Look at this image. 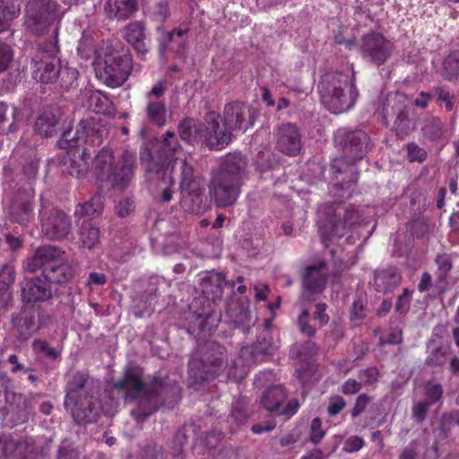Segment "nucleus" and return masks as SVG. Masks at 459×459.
Masks as SVG:
<instances>
[{"label": "nucleus", "instance_id": "nucleus-1", "mask_svg": "<svg viewBox=\"0 0 459 459\" xmlns=\"http://www.w3.org/2000/svg\"><path fill=\"white\" fill-rule=\"evenodd\" d=\"M143 375V367L129 362L123 368L121 378L109 385L122 394L126 403H136L131 415L137 422L145 421L163 407L173 409L182 398L181 386L168 373L160 370L148 381Z\"/></svg>", "mask_w": 459, "mask_h": 459}, {"label": "nucleus", "instance_id": "nucleus-2", "mask_svg": "<svg viewBox=\"0 0 459 459\" xmlns=\"http://www.w3.org/2000/svg\"><path fill=\"white\" fill-rule=\"evenodd\" d=\"M179 149L175 133L167 131L163 140L154 138L145 142L139 152L144 179L160 190V200L162 203L172 200L176 184L173 172L178 161L175 154Z\"/></svg>", "mask_w": 459, "mask_h": 459}, {"label": "nucleus", "instance_id": "nucleus-3", "mask_svg": "<svg viewBox=\"0 0 459 459\" xmlns=\"http://www.w3.org/2000/svg\"><path fill=\"white\" fill-rule=\"evenodd\" d=\"M253 108L240 101H233L225 106L224 124L220 125V115L209 112L205 117V128L203 138L211 150H221L231 141V134L226 131H247L254 125Z\"/></svg>", "mask_w": 459, "mask_h": 459}, {"label": "nucleus", "instance_id": "nucleus-4", "mask_svg": "<svg viewBox=\"0 0 459 459\" xmlns=\"http://www.w3.org/2000/svg\"><path fill=\"white\" fill-rule=\"evenodd\" d=\"M340 146L342 156L331 164L334 175L333 186L337 190H348L357 183L354 163L362 160L371 148L370 138L362 130L345 131L340 134Z\"/></svg>", "mask_w": 459, "mask_h": 459}, {"label": "nucleus", "instance_id": "nucleus-5", "mask_svg": "<svg viewBox=\"0 0 459 459\" xmlns=\"http://www.w3.org/2000/svg\"><path fill=\"white\" fill-rule=\"evenodd\" d=\"M65 11L56 0H33L27 7L26 30L37 37L48 36L41 41L42 49L51 53L60 51L59 30Z\"/></svg>", "mask_w": 459, "mask_h": 459}, {"label": "nucleus", "instance_id": "nucleus-6", "mask_svg": "<svg viewBox=\"0 0 459 459\" xmlns=\"http://www.w3.org/2000/svg\"><path fill=\"white\" fill-rule=\"evenodd\" d=\"M362 212L352 204L325 203L318 210V228L322 242L328 247L333 238L343 237L347 230L363 221Z\"/></svg>", "mask_w": 459, "mask_h": 459}, {"label": "nucleus", "instance_id": "nucleus-7", "mask_svg": "<svg viewBox=\"0 0 459 459\" xmlns=\"http://www.w3.org/2000/svg\"><path fill=\"white\" fill-rule=\"evenodd\" d=\"M318 91L322 103L332 113L349 110L358 98V91L348 74L329 72L320 80Z\"/></svg>", "mask_w": 459, "mask_h": 459}, {"label": "nucleus", "instance_id": "nucleus-8", "mask_svg": "<svg viewBox=\"0 0 459 459\" xmlns=\"http://www.w3.org/2000/svg\"><path fill=\"white\" fill-rule=\"evenodd\" d=\"M108 133L105 119L100 117H88L78 123L75 131L70 128L65 130L61 134L59 145L61 148H82L86 145L99 147Z\"/></svg>", "mask_w": 459, "mask_h": 459}, {"label": "nucleus", "instance_id": "nucleus-9", "mask_svg": "<svg viewBox=\"0 0 459 459\" xmlns=\"http://www.w3.org/2000/svg\"><path fill=\"white\" fill-rule=\"evenodd\" d=\"M132 67V56L128 50L112 49L105 53L103 62L97 64L95 71L106 85L116 88L127 80Z\"/></svg>", "mask_w": 459, "mask_h": 459}, {"label": "nucleus", "instance_id": "nucleus-10", "mask_svg": "<svg viewBox=\"0 0 459 459\" xmlns=\"http://www.w3.org/2000/svg\"><path fill=\"white\" fill-rule=\"evenodd\" d=\"M11 323L18 332L20 341H27L32 334L52 324V316L40 306H22L13 314Z\"/></svg>", "mask_w": 459, "mask_h": 459}, {"label": "nucleus", "instance_id": "nucleus-11", "mask_svg": "<svg viewBox=\"0 0 459 459\" xmlns=\"http://www.w3.org/2000/svg\"><path fill=\"white\" fill-rule=\"evenodd\" d=\"M411 108L405 95L401 93H390L386 96L383 104V121L388 124V119L394 120V129L397 135H408L414 129L410 118Z\"/></svg>", "mask_w": 459, "mask_h": 459}, {"label": "nucleus", "instance_id": "nucleus-12", "mask_svg": "<svg viewBox=\"0 0 459 459\" xmlns=\"http://www.w3.org/2000/svg\"><path fill=\"white\" fill-rule=\"evenodd\" d=\"M59 52L51 53L42 49L39 43L38 51L31 57L30 70L32 78L41 84H53L58 82L61 73Z\"/></svg>", "mask_w": 459, "mask_h": 459}, {"label": "nucleus", "instance_id": "nucleus-13", "mask_svg": "<svg viewBox=\"0 0 459 459\" xmlns=\"http://www.w3.org/2000/svg\"><path fill=\"white\" fill-rule=\"evenodd\" d=\"M48 204L40 196L39 217L41 221L43 234L50 240H63L68 237L72 229L70 218L59 209H52L47 212Z\"/></svg>", "mask_w": 459, "mask_h": 459}, {"label": "nucleus", "instance_id": "nucleus-14", "mask_svg": "<svg viewBox=\"0 0 459 459\" xmlns=\"http://www.w3.org/2000/svg\"><path fill=\"white\" fill-rule=\"evenodd\" d=\"M181 200L182 208L191 213L201 212V178L194 175V168L186 160L181 166Z\"/></svg>", "mask_w": 459, "mask_h": 459}, {"label": "nucleus", "instance_id": "nucleus-15", "mask_svg": "<svg viewBox=\"0 0 459 459\" xmlns=\"http://www.w3.org/2000/svg\"><path fill=\"white\" fill-rule=\"evenodd\" d=\"M393 43L378 32H369L361 39L360 51L363 58L380 66L391 56Z\"/></svg>", "mask_w": 459, "mask_h": 459}, {"label": "nucleus", "instance_id": "nucleus-16", "mask_svg": "<svg viewBox=\"0 0 459 459\" xmlns=\"http://www.w3.org/2000/svg\"><path fill=\"white\" fill-rule=\"evenodd\" d=\"M243 183L212 173L209 192L218 207L227 208L236 204Z\"/></svg>", "mask_w": 459, "mask_h": 459}, {"label": "nucleus", "instance_id": "nucleus-17", "mask_svg": "<svg viewBox=\"0 0 459 459\" xmlns=\"http://www.w3.org/2000/svg\"><path fill=\"white\" fill-rule=\"evenodd\" d=\"M34 190L31 187L17 189L9 204L11 221L21 225H28L33 218Z\"/></svg>", "mask_w": 459, "mask_h": 459}, {"label": "nucleus", "instance_id": "nucleus-18", "mask_svg": "<svg viewBox=\"0 0 459 459\" xmlns=\"http://www.w3.org/2000/svg\"><path fill=\"white\" fill-rule=\"evenodd\" d=\"M4 401V406L0 407V413L5 424L13 427L28 420L29 400L25 395L14 391L7 392Z\"/></svg>", "mask_w": 459, "mask_h": 459}, {"label": "nucleus", "instance_id": "nucleus-19", "mask_svg": "<svg viewBox=\"0 0 459 459\" xmlns=\"http://www.w3.org/2000/svg\"><path fill=\"white\" fill-rule=\"evenodd\" d=\"M225 360V348L215 342L203 344V382L220 374Z\"/></svg>", "mask_w": 459, "mask_h": 459}, {"label": "nucleus", "instance_id": "nucleus-20", "mask_svg": "<svg viewBox=\"0 0 459 459\" xmlns=\"http://www.w3.org/2000/svg\"><path fill=\"white\" fill-rule=\"evenodd\" d=\"M22 295L27 302H41L58 295V289L53 288L45 277L37 276L22 282Z\"/></svg>", "mask_w": 459, "mask_h": 459}, {"label": "nucleus", "instance_id": "nucleus-21", "mask_svg": "<svg viewBox=\"0 0 459 459\" xmlns=\"http://www.w3.org/2000/svg\"><path fill=\"white\" fill-rule=\"evenodd\" d=\"M201 315H197L195 323L189 325L186 329L189 335L193 336L198 342L201 336ZM199 342H197L196 350L193 351L187 363V377L186 384L188 387L199 390L201 387V351H199Z\"/></svg>", "mask_w": 459, "mask_h": 459}, {"label": "nucleus", "instance_id": "nucleus-22", "mask_svg": "<svg viewBox=\"0 0 459 459\" xmlns=\"http://www.w3.org/2000/svg\"><path fill=\"white\" fill-rule=\"evenodd\" d=\"M301 135L296 125L284 123L277 129L276 149L281 152L295 156L301 150Z\"/></svg>", "mask_w": 459, "mask_h": 459}, {"label": "nucleus", "instance_id": "nucleus-23", "mask_svg": "<svg viewBox=\"0 0 459 459\" xmlns=\"http://www.w3.org/2000/svg\"><path fill=\"white\" fill-rule=\"evenodd\" d=\"M64 114L58 108L44 110L37 118L35 132L45 138L56 135L65 129Z\"/></svg>", "mask_w": 459, "mask_h": 459}, {"label": "nucleus", "instance_id": "nucleus-24", "mask_svg": "<svg viewBox=\"0 0 459 459\" xmlns=\"http://www.w3.org/2000/svg\"><path fill=\"white\" fill-rule=\"evenodd\" d=\"M73 404L72 417L76 424L86 425L96 422L100 415V404L94 394L81 397V399L69 403Z\"/></svg>", "mask_w": 459, "mask_h": 459}, {"label": "nucleus", "instance_id": "nucleus-25", "mask_svg": "<svg viewBox=\"0 0 459 459\" xmlns=\"http://www.w3.org/2000/svg\"><path fill=\"white\" fill-rule=\"evenodd\" d=\"M65 406L69 403L81 399L86 395L94 394V388L90 376L86 372L77 371L74 373L65 385Z\"/></svg>", "mask_w": 459, "mask_h": 459}, {"label": "nucleus", "instance_id": "nucleus-26", "mask_svg": "<svg viewBox=\"0 0 459 459\" xmlns=\"http://www.w3.org/2000/svg\"><path fill=\"white\" fill-rule=\"evenodd\" d=\"M234 281H225V275L215 270H208L203 276V299L210 303L215 304L217 300H221L223 294V286L233 288Z\"/></svg>", "mask_w": 459, "mask_h": 459}, {"label": "nucleus", "instance_id": "nucleus-27", "mask_svg": "<svg viewBox=\"0 0 459 459\" xmlns=\"http://www.w3.org/2000/svg\"><path fill=\"white\" fill-rule=\"evenodd\" d=\"M67 150V157L64 161L65 170L68 174L75 178H82L89 171V160L91 152L87 147H70Z\"/></svg>", "mask_w": 459, "mask_h": 459}, {"label": "nucleus", "instance_id": "nucleus-28", "mask_svg": "<svg viewBox=\"0 0 459 459\" xmlns=\"http://www.w3.org/2000/svg\"><path fill=\"white\" fill-rule=\"evenodd\" d=\"M247 159L240 153H229L214 174L243 183L247 173Z\"/></svg>", "mask_w": 459, "mask_h": 459}, {"label": "nucleus", "instance_id": "nucleus-29", "mask_svg": "<svg viewBox=\"0 0 459 459\" xmlns=\"http://www.w3.org/2000/svg\"><path fill=\"white\" fill-rule=\"evenodd\" d=\"M76 268L67 262H55L42 271V276L53 288L69 283L75 276Z\"/></svg>", "mask_w": 459, "mask_h": 459}, {"label": "nucleus", "instance_id": "nucleus-30", "mask_svg": "<svg viewBox=\"0 0 459 459\" xmlns=\"http://www.w3.org/2000/svg\"><path fill=\"white\" fill-rule=\"evenodd\" d=\"M59 249L53 246L39 247L35 254L27 259L25 268L29 272H36L39 269L45 270L48 265L56 262L59 256Z\"/></svg>", "mask_w": 459, "mask_h": 459}, {"label": "nucleus", "instance_id": "nucleus-31", "mask_svg": "<svg viewBox=\"0 0 459 459\" xmlns=\"http://www.w3.org/2000/svg\"><path fill=\"white\" fill-rule=\"evenodd\" d=\"M21 110L6 102L0 101V135L17 133L21 126Z\"/></svg>", "mask_w": 459, "mask_h": 459}, {"label": "nucleus", "instance_id": "nucleus-32", "mask_svg": "<svg viewBox=\"0 0 459 459\" xmlns=\"http://www.w3.org/2000/svg\"><path fill=\"white\" fill-rule=\"evenodd\" d=\"M135 167V156L128 150L124 151L122 165L117 170L114 169L111 176L113 177L115 186L122 189L127 187L134 174Z\"/></svg>", "mask_w": 459, "mask_h": 459}, {"label": "nucleus", "instance_id": "nucleus-33", "mask_svg": "<svg viewBox=\"0 0 459 459\" xmlns=\"http://www.w3.org/2000/svg\"><path fill=\"white\" fill-rule=\"evenodd\" d=\"M324 263L318 265L307 266L304 272L302 283L306 291L311 294H318L324 291L326 286V277L321 269Z\"/></svg>", "mask_w": 459, "mask_h": 459}, {"label": "nucleus", "instance_id": "nucleus-34", "mask_svg": "<svg viewBox=\"0 0 459 459\" xmlns=\"http://www.w3.org/2000/svg\"><path fill=\"white\" fill-rule=\"evenodd\" d=\"M115 168V157L113 152L108 148H102L96 155L92 170L100 181H108L111 178Z\"/></svg>", "mask_w": 459, "mask_h": 459}, {"label": "nucleus", "instance_id": "nucleus-35", "mask_svg": "<svg viewBox=\"0 0 459 459\" xmlns=\"http://www.w3.org/2000/svg\"><path fill=\"white\" fill-rule=\"evenodd\" d=\"M420 132L426 141L442 143L446 132V123L438 117H427L422 120Z\"/></svg>", "mask_w": 459, "mask_h": 459}, {"label": "nucleus", "instance_id": "nucleus-36", "mask_svg": "<svg viewBox=\"0 0 459 459\" xmlns=\"http://www.w3.org/2000/svg\"><path fill=\"white\" fill-rule=\"evenodd\" d=\"M402 276L395 267L377 270L375 273L374 286L377 292L389 293L400 284Z\"/></svg>", "mask_w": 459, "mask_h": 459}, {"label": "nucleus", "instance_id": "nucleus-37", "mask_svg": "<svg viewBox=\"0 0 459 459\" xmlns=\"http://www.w3.org/2000/svg\"><path fill=\"white\" fill-rule=\"evenodd\" d=\"M137 9V0H107L104 5L108 17L118 21L130 18Z\"/></svg>", "mask_w": 459, "mask_h": 459}, {"label": "nucleus", "instance_id": "nucleus-38", "mask_svg": "<svg viewBox=\"0 0 459 459\" xmlns=\"http://www.w3.org/2000/svg\"><path fill=\"white\" fill-rule=\"evenodd\" d=\"M16 277L15 267L11 263L0 265V297L3 307H6L13 300L11 288Z\"/></svg>", "mask_w": 459, "mask_h": 459}, {"label": "nucleus", "instance_id": "nucleus-39", "mask_svg": "<svg viewBox=\"0 0 459 459\" xmlns=\"http://www.w3.org/2000/svg\"><path fill=\"white\" fill-rule=\"evenodd\" d=\"M126 41L131 44L136 52L142 56L148 52L145 39V26L143 22H134L125 28Z\"/></svg>", "mask_w": 459, "mask_h": 459}, {"label": "nucleus", "instance_id": "nucleus-40", "mask_svg": "<svg viewBox=\"0 0 459 459\" xmlns=\"http://www.w3.org/2000/svg\"><path fill=\"white\" fill-rule=\"evenodd\" d=\"M48 454V447L37 442L32 437L20 439L17 459H41Z\"/></svg>", "mask_w": 459, "mask_h": 459}, {"label": "nucleus", "instance_id": "nucleus-41", "mask_svg": "<svg viewBox=\"0 0 459 459\" xmlns=\"http://www.w3.org/2000/svg\"><path fill=\"white\" fill-rule=\"evenodd\" d=\"M80 247L84 249L93 250L100 244V230L91 221H82L79 230Z\"/></svg>", "mask_w": 459, "mask_h": 459}, {"label": "nucleus", "instance_id": "nucleus-42", "mask_svg": "<svg viewBox=\"0 0 459 459\" xmlns=\"http://www.w3.org/2000/svg\"><path fill=\"white\" fill-rule=\"evenodd\" d=\"M287 396L288 394L282 385H272L263 393L261 403L266 411L270 412L276 411L287 399Z\"/></svg>", "mask_w": 459, "mask_h": 459}, {"label": "nucleus", "instance_id": "nucleus-43", "mask_svg": "<svg viewBox=\"0 0 459 459\" xmlns=\"http://www.w3.org/2000/svg\"><path fill=\"white\" fill-rule=\"evenodd\" d=\"M104 209V196L98 191L92 197L76 205L74 215L77 217H88L91 220L99 217Z\"/></svg>", "mask_w": 459, "mask_h": 459}, {"label": "nucleus", "instance_id": "nucleus-44", "mask_svg": "<svg viewBox=\"0 0 459 459\" xmlns=\"http://www.w3.org/2000/svg\"><path fill=\"white\" fill-rule=\"evenodd\" d=\"M178 133L182 141L194 145L201 137V123L199 120L186 117L178 124Z\"/></svg>", "mask_w": 459, "mask_h": 459}, {"label": "nucleus", "instance_id": "nucleus-45", "mask_svg": "<svg viewBox=\"0 0 459 459\" xmlns=\"http://www.w3.org/2000/svg\"><path fill=\"white\" fill-rule=\"evenodd\" d=\"M146 117L149 123L161 127L167 122L166 105L161 100H150L145 108Z\"/></svg>", "mask_w": 459, "mask_h": 459}, {"label": "nucleus", "instance_id": "nucleus-46", "mask_svg": "<svg viewBox=\"0 0 459 459\" xmlns=\"http://www.w3.org/2000/svg\"><path fill=\"white\" fill-rule=\"evenodd\" d=\"M195 431L194 424H184L173 437L171 454L173 458L180 457L183 454L184 446L187 443L190 434Z\"/></svg>", "mask_w": 459, "mask_h": 459}, {"label": "nucleus", "instance_id": "nucleus-47", "mask_svg": "<svg viewBox=\"0 0 459 459\" xmlns=\"http://www.w3.org/2000/svg\"><path fill=\"white\" fill-rule=\"evenodd\" d=\"M450 353V345L441 344L437 346L429 351L425 360V365L430 368H441L446 364L447 356Z\"/></svg>", "mask_w": 459, "mask_h": 459}, {"label": "nucleus", "instance_id": "nucleus-48", "mask_svg": "<svg viewBox=\"0 0 459 459\" xmlns=\"http://www.w3.org/2000/svg\"><path fill=\"white\" fill-rule=\"evenodd\" d=\"M273 345L270 333L267 330L258 336L257 341L252 345V356L255 359H260V357L269 355L273 352Z\"/></svg>", "mask_w": 459, "mask_h": 459}, {"label": "nucleus", "instance_id": "nucleus-49", "mask_svg": "<svg viewBox=\"0 0 459 459\" xmlns=\"http://www.w3.org/2000/svg\"><path fill=\"white\" fill-rule=\"evenodd\" d=\"M318 351L316 344L310 341H305L301 343L296 342L290 348V358L292 359H305L308 356L316 354Z\"/></svg>", "mask_w": 459, "mask_h": 459}, {"label": "nucleus", "instance_id": "nucleus-50", "mask_svg": "<svg viewBox=\"0 0 459 459\" xmlns=\"http://www.w3.org/2000/svg\"><path fill=\"white\" fill-rule=\"evenodd\" d=\"M20 439H13L11 435H0V459H7L13 456L14 459L18 457V446Z\"/></svg>", "mask_w": 459, "mask_h": 459}, {"label": "nucleus", "instance_id": "nucleus-51", "mask_svg": "<svg viewBox=\"0 0 459 459\" xmlns=\"http://www.w3.org/2000/svg\"><path fill=\"white\" fill-rule=\"evenodd\" d=\"M443 76L448 81L459 77V51L450 53L443 61Z\"/></svg>", "mask_w": 459, "mask_h": 459}, {"label": "nucleus", "instance_id": "nucleus-52", "mask_svg": "<svg viewBox=\"0 0 459 459\" xmlns=\"http://www.w3.org/2000/svg\"><path fill=\"white\" fill-rule=\"evenodd\" d=\"M248 400L245 397L237 399L232 404L231 417L237 424H244L251 415Z\"/></svg>", "mask_w": 459, "mask_h": 459}, {"label": "nucleus", "instance_id": "nucleus-53", "mask_svg": "<svg viewBox=\"0 0 459 459\" xmlns=\"http://www.w3.org/2000/svg\"><path fill=\"white\" fill-rule=\"evenodd\" d=\"M434 261L437 265V278L439 281H444L453 268V255L440 253L436 255Z\"/></svg>", "mask_w": 459, "mask_h": 459}, {"label": "nucleus", "instance_id": "nucleus-54", "mask_svg": "<svg viewBox=\"0 0 459 459\" xmlns=\"http://www.w3.org/2000/svg\"><path fill=\"white\" fill-rule=\"evenodd\" d=\"M158 30L161 33L159 44V53L161 56L165 55L169 45L173 43L182 44V36L184 34L182 30H173L166 34L161 28H158Z\"/></svg>", "mask_w": 459, "mask_h": 459}, {"label": "nucleus", "instance_id": "nucleus-55", "mask_svg": "<svg viewBox=\"0 0 459 459\" xmlns=\"http://www.w3.org/2000/svg\"><path fill=\"white\" fill-rule=\"evenodd\" d=\"M21 11L12 4L2 3L0 0V33L8 30L12 21L20 14Z\"/></svg>", "mask_w": 459, "mask_h": 459}, {"label": "nucleus", "instance_id": "nucleus-56", "mask_svg": "<svg viewBox=\"0 0 459 459\" xmlns=\"http://www.w3.org/2000/svg\"><path fill=\"white\" fill-rule=\"evenodd\" d=\"M407 230L413 238H422L429 231V223L424 217H417L407 224Z\"/></svg>", "mask_w": 459, "mask_h": 459}, {"label": "nucleus", "instance_id": "nucleus-57", "mask_svg": "<svg viewBox=\"0 0 459 459\" xmlns=\"http://www.w3.org/2000/svg\"><path fill=\"white\" fill-rule=\"evenodd\" d=\"M14 62V51L7 43H0V74L9 71Z\"/></svg>", "mask_w": 459, "mask_h": 459}, {"label": "nucleus", "instance_id": "nucleus-58", "mask_svg": "<svg viewBox=\"0 0 459 459\" xmlns=\"http://www.w3.org/2000/svg\"><path fill=\"white\" fill-rule=\"evenodd\" d=\"M56 459H81V455L72 442L64 440L57 447Z\"/></svg>", "mask_w": 459, "mask_h": 459}, {"label": "nucleus", "instance_id": "nucleus-59", "mask_svg": "<svg viewBox=\"0 0 459 459\" xmlns=\"http://www.w3.org/2000/svg\"><path fill=\"white\" fill-rule=\"evenodd\" d=\"M309 311L307 309L302 310L297 318V326L299 333L308 338H312L316 335V328L309 324Z\"/></svg>", "mask_w": 459, "mask_h": 459}, {"label": "nucleus", "instance_id": "nucleus-60", "mask_svg": "<svg viewBox=\"0 0 459 459\" xmlns=\"http://www.w3.org/2000/svg\"><path fill=\"white\" fill-rule=\"evenodd\" d=\"M78 72L74 68L62 67L58 78L60 87L65 91L69 90L73 83L77 80Z\"/></svg>", "mask_w": 459, "mask_h": 459}, {"label": "nucleus", "instance_id": "nucleus-61", "mask_svg": "<svg viewBox=\"0 0 459 459\" xmlns=\"http://www.w3.org/2000/svg\"><path fill=\"white\" fill-rule=\"evenodd\" d=\"M39 159L33 152L25 158L23 164V173L29 179H34L39 169Z\"/></svg>", "mask_w": 459, "mask_h": 459}, {"label": "nucleus", "instance_id": "nucleus-62", "mask_svg": "<svg viewBox=\"0 0 459 459\" xmlns=\"http://www.w3.org/2000/svg\"><path fill=\"white\" fill-rule=\"evenodd\" d=\"M89 101L91 107L97 113H105L108 110V99L107 96L101 94L100 91L91 92L89 97Z\"/></svg>", "mask_w": 459, "mask_h": 459}, {"label": "nucleus", "instance_id": "nucleus-63", "mask_svg": "<svg viewBox=\"0 0 459 459\" xmlns=\"http://www.w3.org/2000/svg\"><path fill=\"white\" fill-rule=\"evenodd\" d=\"M78 54L85 59L90 58L92 52V39L86 31H82L77 47Z\"/></svg>", "mask_w": 459, "mask_h": 459}, {"label": "nucleus", "instance_id": "nucleus-64", "mask_svg": "<svg viewBox=\"0 0 459 459\" xmlns=\"http://www.w3.org/2000/svg\"><path fill=\"white\" fill-rule=\"evenodd\" d=\"M410 161L423 162L427 159V152L415 143H409L406 147Z\"/></svg>", "mask_w": 459, "mask_h": 459}]
</instances>
